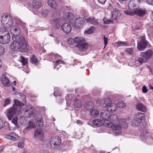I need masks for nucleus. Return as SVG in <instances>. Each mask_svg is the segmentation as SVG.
Returning a JSON list of instances; mask_svg holds the SVG:
<instances>
[{
    "instance_id": "14",
    "label": "nucleus",
    "mask_w": 153,
    "mask_h": 153,
    "mask_svg": "<svg viewBox=\"0 0 153 153\" xmlns=\"http://www.w3.org/2000/svg\"><path fill=\"white\" fill-rule=\"evenodd\" d=\"M145 59H149L151 58L153 55V51L149 49L145 52L142 53Z\"/></svg>"
},
{
    "instance_id": "39",
    "label": "nucleus",
    "mask_w": 153,
    "mask_h": 153,
    "mask_svg": "<svg viewBox=\"0 0 153 153\" xmlns=\"http://www.w3.org/2000/svg\"><path fill=\"white\" fill-rule=\"evenodd\" d=\"M90 113L91 116L93 117H97L99 114L98 111L94 110H92L91 111Z\"/></svg>"
},
{
    "instance_id": "2",
    "label": "nucleus",
    "mask_w": 153,
    "mask_h": 153,
    "mask_svg": "<svg viewBox=\"0 0 153 153\" xmlns=\"http://www.w3.org/2000/svg\"><path fill=\"white\" fill-rule=\"evenodd\" d=\"M13 42L10 45L11 49L16 51L19 50L21 44L25 42V39L23 37L16 36L13 38Z\"/></svg>"
},
{
    "instance_id": "16",
    "label": "nucleus",
    "mask_w": 153,
    "mask_h": 153,
    "mask_svg": "<svg viewBox=\"0 0 153 153\" xmlns=\"http://www.w3.org/2000/svg\"><path fill=\"white\" fill-rule=\"evenodd\" d=\"M134 11V15H136L141 17L143 16L146 13V10H142L140 9H136Z\"/></svg>"
},
{
    "instance_id": "1",
    "label": "nucleus",
    "mask_w": 153,
    "mask_h": 153,
    "mask_svg": "<svg viewBox=\"0 0 153 153\" xmlns=\"http://www.w3.org/2000/svg\"><path fill=\"white\" fill-rule=\"evenodd\" d=\"M36 123L37 126L40 128L36 129L34 133V137L35 138H37L39 140H42L44 137L41 128L43 125V119L42 118H37Z\"/></svg>"
},
{
    "instance_id": "31",
    "label": "nucleus",
    "mask_w": 153,
    "mask_h": 153,
    "mask_svg": "<svg viewBox=\"0 0 153 153\" xmlns=\"http://www.w3.org/2000/svg\"><path fill=\"white\" fill-rule=\"evenodd\" d=\"M74 105L76 107L80 108L82 105V103L79 100L76 99L74 100Z\"/></svg>"
},
{
    "instance_id": "42",
    "label": "nucleus",
    "mask_w": 153,
    "mask_h": 153,
    "mask_svg": "<svg viewBox=\"0 0 153 153\" xmlns=\"http://www.w3.org/2000/svg\"><path fill=\"white\" fill-rule=\"evenodd\" d=\"M12 122L16 126H18V119L17 117L15 116L14 117L12 118Z\"/></svg>"
},
{
    "instance_id": "26",
    "label": "nucleus",
    "mask_w": 153,
    "mask_h": 153,
    "mask_svg": "<svg viewBox=\"0 0 153 153\" xmlns=\"http://www.w3.org/2000/svg\"><path fill=\"white\" fill-rule=\"evenodd\" d=\"M116 108L115 104L111 103L108 106L107 110L109 112H113L116 110Z\"/></svg>"
},
{
    "instance_id": "21",
    "label": "nucleus",
    "mask_w": 153,
    "mask_h": 153,
    "mask_svg": "<svg viewBox=\"0 0 153 153\" xmlns=\"http://www.w3.org/2000/svg\"><path fill=\"white\" fill-rule=\"evenodd\" d=\"M145 119L144 114L141 112H138L136 114L135 117V119L140 122V121H142Z\"/></svg>"
},
{
    "instance_id": "50",
    "label": "nucleus",
    "mask_w": 153,
    "mask_h": 153,
    "mask_svg": "<svg viewBox=\"0 0 153 153\" xmlns=\"http://www.w3.org/2000/svg\"><path fill=\"white\" fill-rule=\"evenodd\" d=\"M127 44L126 42H122L121 41L119 42H118V46H126Z\"/></svg>"
},
{
    "instance_id": "62",
    "label": "nucleus",
    "mask_w": 153,
    "mask_h": 153,
    "mask_svg": "<svg viewBox=\"0 0 153 153\" xmlns=\"http://www.w3.org/2000/svg\"><path fill=\"white\" fill-rule=\"evenodd\" d=\"M76 123L79 125H81L82 124V122L79 120H77L76 121Z\"/></svg>"
},
{
    "instance_id": "25",
    "label": "nucleus",
    "mask_w": 153,
    "mask_h": 153,
    "mask_svg": "<svg viewBox=\"0 0 153 153\" xmlns=\"http://www.w3.org/2000/svg\"><path fill=\"white\" fill-rule=\"evenodd\" d=\"M1 81L3 84L5 86H9L10 81L5 76L1 77Z\"/></svg>"
},
{
    "instance_id": "20",
    "label": "nucleus",
    "mask_w": 153,
    "mask_h": 153,
    "mask_svg": "<svg viewBox=\"0 0 153 153\" xmlns=\"http://www.w3.org/2000/svg\"><path fill=\"white\" fill-rule=\"evenodd\" d=\"M12 33H13L14 37L18 36L20 33V30L19 27L17 26H14L11 30Z\"/></svg>"
},
{
    "instance_id": "28",
    "label": "nucleus",
    "mask_w": 153,
    "mask_h": 153,
    "mask_svg": "<svg viewBox=\"0 0 153 153\" xmlns=\"http://www.w3.org/2000/svg\"><path fill=\"white\" fill-rule=\"evenodd\" d=\"M100 117L104 121L108 120V115H107V113L104 110L102 111L101 112Z\"/></svg>"
},
{
    "instance_id": "54",
    "label": "nucleus",
    "mask_w": 153,
    "mask_h": 153,
    "mask_svg": "<svg viewBox=\"0 0 153 153\" xmlns=\"http://www.w3.org/2000/svg\"><path fill=\"white\" fill-rule=\"evenodd\" d=\"M124 13L126 14L131 16H134V11L131 12L128 11H125Z\"/></svg>"
},
{
    "instance_id": "43",
    "label": "nucleus",
    "mask_w": 153,
    "mask_h": 153,
    "mask_svg": "<svg viewBox=\"0 0 153 153\" xmlns=\"http://www.w3.org/2000/svg\"><path fill=\"white\" fill-rule=\"evenodd\" d=\"M68 43L69 44L73 45H74L75 43V39H74L72 38H69L68 40Z\"/></svg>"
},
{
    "instance_id": "18",
    "label": "nucleus",
    "mask_w": 153,
    "mask_h": 153,
    "mask_svg": "<svg viewBox=\"0 0 153 153\" xmlns=\"http://www.w3.org/2000/svg\"><path fill=\"white\" fill-rule=\"evenodd\" d=\"M136 108L138 110L142 112H145L147 111L146 107L142 103H138L136 105Z\"/></svg>"
},
{
    "instance_id": "56",
    "label": "nucleus",
    "mask_w": 153,
    "mask_h": 153,
    "mask_svg": "<svg viewBox=\"0 0 153 153\" xmlns=\"http://www.w3.org/2000/svg\"><path fill=\"white\" fill-rule=\"evenodd\" d=\"M142 92L144 93H147V91H148V89L146 88V86L145 85H144L142 88Z\"/></svg>"
},
{
    "instance_id": "9",
    "label": "nucleus",
    "mask_w": 153,
    "mask_h": 153,
    "mask_svg": "<svg viewBox=\"0 0 153 153\" xmlns=\"http://www.w3.org/2000/svg\"><path fill=\"white\" fill-rule=\"evenodd\" d=\"M138 0H131L128 4V8L131 10L134 11L139 7Z\"/></svg>"
},
{
    "instance_id": "36",
    "label": "nucleus",
    "mask_w": 153,
    "mask_h": 153,
    "mask_svg": "<svg viewBox=\"0 0 153 153\" xmlns=\"http://www.w3.org/2000/svg\"><path fill=\"white\" fill-rule=\"evenodd\" d=\"M30 62L35 65H37L38 63L37 59L34 55H33L30 58Z\"/></svg>"
},
{
    "instance_id": "13",
    "label": "nucleus",
    "mask_w": 153,
    "mask_h": 153,
    "mask_svg": "<svg viewBox=\"0 0 153 153\" xmlns=\"http://www.w3.org/2000/svg\"><path fill=\"white\" fill-rule=\"evenodd\" d=\"M145 59L143 57V56L142 53L140 55L136 58L135 63H137L138 66L140 65L143 63L145 62Z\"/></svg>"
},
{
    "instance_id": "53",
    "label": "nucleus",
    "mask_w": 153,
    "mask_h": 153,
    "mask_svg": "<svg viewBox=\"0 0 153 153\" xmlns=\"http://www.w3.org/2000/svg\"><path fill=\"white\" fill-rule=\"evenodd\" d=\"M70 13L69 12L65 13L64 14V18L70 19L71 18H70Z\"/></svg>"
},
{
    "instance_id": "29",
    "label": "nucleus",
    "mask_w": 153,
    "mask_h": 153,
    "mask_svg": "<svg viewBox=\"0 0 153 153\" xmlns=\"http://www.w3.org/2000/svg\"><path fill=\"white\" fill-rule=\"evenodd\" d=\"M39 0H33V8L37 9L41 6V3L39 1Z\"/></svg>"
},
{
    "instance_id": "30",
    "label": "nucleus",
    "mask_w": 153,
    "mask_h": 153,
    "mask_svg": "<svg viewBox=\"0 0 153 153\" xmlns=\"http://www.w3.org/2000/svg\"><path fill=\"white\" fill-rule=\"evenodd\" d=\"M48 4L51 7L53 8H56L57 5L55 0H48Z\"/></svg>"
},
{
    "instance_id": "4",
    "label": "nucleus",
    "mask_w": 153,
    "mask_h": 153,
    "mask_svg": "<svg viewBox=\"0 0 153 153\" xmlns=\"http://www.w3.org/2000/svg\"><path fill=\"white\" fill-rule=\"evenodd\" d=\"M1 23L7 28H9L12 26L13 21L11 17L8 14H5L2 16Z\"/></svg>"
},
{
    "instance_id": "59",
    "label": "nucleus",
    "mask_w": 153,
    "mask_h": 153,
    "mask_svg": "<svg viewBox=\"0 0 153 153\" xmlns=\"http://www.w3.org/2000/svg\"><path fill=\"white\" fill-rule=\"evenodd\" d=\"M146 1L149 4L153 5V1L152 0H147Z\"/></svg>"
},
{
    "instance_id": "41",
    "label": "nucleus",
    "mask_w": 153,
    "mask_h": 153,
    "mask_svg": "<svg viewBox=\"0 0 153 153\" xmlns=\"http://www.w3.org/2000/svg\"><path fill=\"white\" fill-rule=\"evenodd\" d=\"M19 61L22 63L23 65H25L27 62V59L23 56H21L20 57Z\"/></svg>"
},
{
    "instance_id": "57",
    "label": "nucleus",
    "mask_w": 153,
    "mask_h": 153,
    "mask_svg": "<svg viewBox=\"0 0 153 153\" xmlns=\"http://www.w3.org/2000/svg\"><path fill=\"white\" fill-rule=\"evenodd\" d=\"M62 24L59 22H58L56 24V27L57 29H59V28H62Z\"/></svg>"
},
{
    "instance_id": "61",
    "label": "nucleus",
    "mask_w": 153,
    "mask_h": 153,
    "mask_svg": "<svg viewBox=\"0 0 153 153\" xmlns=\"http://www.w3.org/2000/svg\"><path fill=\"white\" fill-rule=\"evenodd\" d=\"M98 2L101 4H104L106 2V0H97Z\"/></svg>"
},
{
    "instance_id": "10",
    "label": "nucleus",
    "mask_w": 153,
    "mask_h": 153,
    "mask_svg": "<svg viewBox=\"0 0 153 153\" xmlns=\"http://www.w3.org/2000/svg\"><path fill=\"white\" fill-rule=\"evenodd\" d=\"M85 21L81 17L76 18L75 21V25L77 28H82L85 25Z\"/></svg>"
},
{
    "instance_id": "7",
    "label": "nucleus",
    "mask_w": 153,
    "mask_h": 153,
    "mask_svg": "<svg viewBox=\"0 0 153 153\" xmlns=\"http://www.w3.org/2000/svg\"><path fill=\"white\" fill-rule=\"evenodd\" d=\"M106 126L108 127L111 128L113 130V133L115 135L120 133V130L122 128V127L118 125H115L111 122L107 123H106Z\"/></svg>"
},
{
    "instance_id": "27",
    "label": "nucleus",
    "mask_w": 153,
    "mask_h": 153,
    "mask_svg": "<svg viewBox=\"0 0 153 153\" xmlns=\"http://www.w3.org/2000/svg\"><path fill=\"white\" fill-rule=\"evenodd\" d=\"M86 22L88 23L94 25H97L98 22L94 17H88L86 19Z\"/></svg>"
},
{
    "instance_id": "37",
    "label": "nucleus",
    "mask_w": 153,
    "mask_h": 153,
    "mask_svg": "<svg viewBox=\"0 0 153 153\" xmlns=\"http://www.w3.org/2000/svg\"><path fill=\"white\" fill-rule=\"evenodd\" d=\"M92 123L95 126L99 127L101 125V120L99 119L94 120L93 121Z\"/></svg>"
},
{
    "instance_id": "32",
    "label": "nucleus",
    "mask_w": 153,
    "mask_h": 153,
    "mask_svg": "<svg viewBox=\"0 0 153 153\" xmlns=\"http://www.w3.org/2000/svg\"><path fill=\"white\" fill-rule=\"evenodd\" d=\"M85 108L87 110H90L93 108V103L90 102H87L84 105Z\"/></svg>"
},
{
    "instance_id": "55",
    "label": "nucleus",
    "mask_w": 153,
    "mask_h": 153,
    "mask_svg": "<svg viewBox=\"0 0 153 153\" xmlns=\"http://www.w3.org/2000/svg\"><path fill=\"white\" fill-rule=\"evenodd\" d=\"M133 49L132 48H128L125 50V51L128 53L129 54H131Z\"/></svg>"
},
{
    "instance_id": "5",
    "label": "nucleus",
    "mask_w": 153,
    "mask_h": 153,
    "mask_svg": "<svg viewBox=\"0 0 153 153\" xmlns=\"http://www.w3.org/2000/svg\"><path fill=\"white\" fill-rule=\"evenodd\" d=\"M18 109L11 108L7 109L5 112L7 117L9 120H12L13 117L16 114L19 113Z\"/></svg>"
},
{
    "instance_id": "51",
    "label": "nucleus",
    "mask_w": 153,
    "mask_h": 153,
    "mask_svg": "<svg viewBox=\"0 0 153 153\" xmlns=\"http://www.w3.org/2000/svg\"><path fill=\"white\" fill-rule=\"evenodd\" d=\"M61 63L63 64H65V62L63 60L60 59L57 60L55 62L56 65H58Z\"/></svg>"
},
{
    "instance_id": "52",
    "label": "nucleus",
    "mask_w": 153,
    "mask_h": 153,
    "mask_svg": "<svg viewBox=\"0 0 153 153\" xmlns=\"http://www.w3.org/2000/svg\"><path fill=\"white\" fill-rule=\"evenodd\" d=\"M103 39L104 40L105 45L104 48H105L106 47L107 45V44L108 39L106 37L105 35H103Z\"/></svg>"
},
{
    "instance_id": "63",
    "label": "nucleus",
    "mask_w": 153,
    "mask_h": 153,
    "mask_svg": "<svg viewBox=\"0 0 153 153\" xmlns=\"http://www.w3.org/2000/svg\"><path fill=\"white\" fill-rule=\"evenodd\" d=\"M3 126V123L2 120L0 119V129H1Z\"/></svg>"
},
{
    "instance_id": "47",
    "label": "nucleus",
    "mask_w": 153,
    "mask_h": 153,
    "mask_svg": "<svg viewBox=\"0 0 153 153\" xmlns=\"http://www.w3.org/2000/svg\"><path fill=\"white\" fill-rule=\"evenodd\" d=\"M34 123L32 122H30L28 126L27 127V129H30L33 128L34 127Z\"/></svg>"
},
{
    "instance_id": "8",
    "label": "nucleus",
    "mask_w": 153,
    "mask_h": 153,
    "mask_svg": "<svg viewBox=\"0 0 153 153\" xmlns=\"http://www.w3.org/2000/svg\"><path fill=\"white\" fill-rule=\"evenodd\" d=\"M61 142V139L60 137L54 136L51 139L50 144L52 148H55L56 147L58 146Z\"/></svg>"
},
{
    "instance_id": "49",
    "label": "nucleus",
    "mask_w": 153,
    "mask_h": 153,
    "mask_svg": "<svg viewBox=\"0 0 153 153\" xmlns=\"http://www.w3.org/2000/svg\"><path fill=\"white\" fill-rule=\"evenodd\" d=\"M104 100L105 102V103L107 104L108 106L110 105V103L111 102V100L108 98H105L103 99Z\"/></svg>"
},
{
    "instance_id": "6",
    "label": "nucleus",
    "mask_w": 153,
    "mask_h": 153,
    "mask_svg": "<svg viewBox=\"0 0 153 153\" xmlns=\"http://www.w3.org/2000/svg\"><path fill=\"white\" fill-rule=\"evenodd\" d=\"M149 44V42L146 40L145 37H143L138 42L137 48L139 51H143Z\"/></svg>"
},
{
    "instance_id": "46",
    "label": "nucleus",
    "mask_w": 153,
    "mask_h": 153,
    "mask_svg": "<svg viewBox=\"0 0 153 153\" xmlns=\"http://www.w3.org/2000/svg\"><path fill=\"white\" fill-rule=\"evenodd\" d=\"M113 21L112 20L105 19L104 20V23L105 24H113Z\"/></svg>"
},
{
    "instance_id": "35",
    "label": "nucleus",
    "mask_w": 153,
    "mask_h": 153,
    "mask_svg": "<svg viewBox=\"0 0 153 153\" xmlns=\"http://www.w3.org/2000/svg\"><path fill=\"white\" fill-rule=\"evenodd\" d=\"M118 117L117 116L115 115H110V116H108V120L109 121V122L108 123L110 122V121L112 122L115 121L117 120Z\"/></svg>"
},
{
    "instance_id": "34",
    "label": "nucleus",
    "mask_w": 153,
    "mask_h": 153,
    "mask_svg": "<svg viewBox=\"0 0 153 153\" xmlns=\"http://www.w3.org/2000/svg\"><path fill=\"white\" fill-rule=\"evenodd\" d=\"M74 98V95L71 94H68L67 96L66 99L67 101L66 104L67 106H70V105L69 104L68 101H72Z\"/></svg>"
},
{
    "instance_id": "17",
    "label": "nucleus",
    "mask_w": 153,
    "mask_h": 153,
    "mask_svg": "<svg viewBox=\"0 0 153 153\" xmlns=\"http://www.w3.org/2000/svg\"><path fill=\"white\" fill-rule=\"evenodd\" d=\"M16 24L19 26L24 29L25 31H27L26 28V24L22 22L19 18H17L16 19Z\"/></svg>"
},
{
    "instance_id": "23",
    "label": "nucleus",
    "mask_w": 153,
    "mask_h": 153,
    "mask_svg": "<svg viewBox=\"0 0 153 153\" xmlns=\"http://www.w3.org/2000/svg\"><path fill=\"white\" fill-rule=\"evenodd\" d=\"M17 137V135L13 132L10 133L9 135H6L5 137L6 138L14 141L16 140V137Z\"/></svg>"
},
{
    "instance_id": "3",
    "label": "nucleus",
    "mask_w": 153,
    "mask_h": 153,
    "mask_svg": "<svg viewBox=\"0 0 153 153\" xmlns=\"http://www.w3.org/2000/svg\"><path fill=\"white\" fill-rule=\"evenodd\" d=\"M10 39V33L4 28L0 30V43L6 44L9 42Z\"/></svg>"
},
{
    "instance_id": "19",
    "label": "nucleus",
    "mask_w": 153,
    "mask_h": 153,
    "mask_svg": "<svg viewBox=\"0 0 153 153\" xmlns=\"http://www.w3.org/2000/svg\"><path fill=\"white\" fill-rule=\"evenodd\" d=\"M121 15L119 10H114L112 13V18L113 20L117 21Z\"/></svg>"
},
{
    "instance_id": "58",
    "label": "nucleus",
    "mask_w": 153,
    "mask_h": 153,
    "mask_svg": "<svg viewBox=\"0 0 153 153\" xmlns=\"http://www.w3.org/2000/svg\"><path fill=\"white\" fill-rule=\"evenodd\" d=\"M93 32V30L91 29H89L88 30L85 31L86 33L88 34H90L92 33Z\"/></svg>"
},
{
    "instance_id": "38",
    "label": "nucleus",
    "mask_w": 153,
    "mask_h": 153,
    "mask_svg": "<svg viewBox=\"0 0 153 153\" xmlns=\"http://www.w3.org/2000/svg\"><path fill=\"white\" fill-rule=\"evenodd\" d=\"M76 43H79L83 42L85 39L83 37H76L74 38Z\"/></svg>"
},
{
    "instance_id": "15",
    "label": "nucleus",
    "mask_w": 153,
    "mask_h": 153,
    "mask_svg": "<svg viewBox=\"0 0 153 153\" xmlns=\"http://www.w3.org/2000/svg\"><path fill=\"white\" fill-rule=\"evenodd\" d=\"M23 110L25 113H27L28 114V116L30 117L33 115V106L31 105H28L25 107Z\"/></svg>"
},
{
    "instance_id": "48",
    "label": "nucleus",
    "mask_w": 153,
    "mask_h": 153,
    "mask_svg": "<svg viewBox=\"0 0 153 153\" xmlns=\"http://www.w3.org/2000/svg\"><path fill=\"white\" fill-rule=\"evenodd\" d=\"M11 102V100L10 99H6L4 102V104L3 106L4 107H5L7 105L10 104V102Z\"/></svg>"
},
{
    "instance_id": "12",
    "label": "nucleus",
    "mask_w": 153,
    "mask_h": 153,
    "mask_svg": "<svg viewBox=\"0 0 153 153\" xmlns=\"http://www.w3.org/2000/svg\"><path fill=\"white\" fill-rule=\"evenodd\" d=\"M20 45L19 51L22 52H27L28 51V45L25 39V42L22 43Z\"/></svg>"
},
{
    "instance_id": "44",
    "label": "nucleus",
    "mask_w": 153,
    "mask_h": 153,
    "mask_svg": "<svg viewBox=\"0 0 153 153\" xmlns=\"http://www.w3.org/2000/svg\"><path fill=\"white\" fill-rule=\"evenodd\" d=\"M125 103L123 102H119L117 103V106L120 108H122L125 106Z\"/></svg>"
},
{
    "instance_id": "45",
    "label": "nucleus",
    "mask_w": 153,
    "mask_h": 153,
    "mask_svg": "<svg viewBox=\"0 0 153 153\" xmlns=\"http://www.w3.org/2000/svg\"><path fill=\"white\" fill-rule=\"evenodd\" d=\"M104 100L103 99L101 100H100V105L103 107H108V105L107 104L105 103V102L104 101Z\"/></svg>"
},
{
    "instance_id": "64",
    "label": "nucleus",
    "mask_w": 153,
    "mask_h": 153,
    "mask_svg": "<svg viewBox=\"0 0 153 153\" xmlns=\"http://www.w3.org/2000/svg\"><path fill=\"white\" fill-rule=\"evenodd\" d=\"M13 84L14 85H16L17 84V82L16 81H14L13 82Z\"/></svg>"
},
{
    "instance_id": "22",
    "label": "nucleus",
    "mask_w": 153,
    "mask_h": 153,
    "mask_svg": "<svg viewBox=\"0 0 153 153\" xmlns=\"http://www.w3.org/2000/svg\"><path fill=\"white\" fill-rule=\"evenodd\" d=\"M14 104L12 107L14 108L18 109V111H19L20 109V107L23 105V104L17 100H15L14 101Z\"/></svg>"
},
{
    "instance_id": "24",
    "label": "nucleus",
    "mask_w": 153,
    "mask_h": 153,
    "mask_svg": "<svg viewBox=\"0 0 153 153\" xmlns=\"http://www.w3.org/2000/svg\"><path fill=\"white\" fill-rule=\"evenodd\" d=\"M79 50L81 52H83L86 51L88 48V44L83 43L80 44L78 45Z\"/></svg>"
},
{
    "instance_id": "33",
    "label": "nucleus",
    "mask_w": 153,
    "mask_h": 153,
    "mask_svg": "<svg viewBox=\"0 0 153 153\" xmlns=\"http://www.w3.org/2000/svg\"><path fill=\"white\" fill-rule=\"evenodd\" d=\"M119 123L123 128H126L128 125L126 120L125 119H121L119 120Z\"/></svg>"
},
{
    "instance_id": "11",
    "label": "nucleus",
    "mask_w": 153,
    "mask_h": 153,
    "mask_svg": "<svg viewBox=\"0 0 153 153\" xmlns=\"http://www.w3.org/2000/svg\"><path fill=\"white\" fill-rule=\"evenodd\" d=\"M63 31L66 33H69L71 30V25L68 23L63 24L62 26Z\"/></svg>"
},
{
    "instance_id": "40",
    "label": "nucleus",
    "mask_w": 153,
    "mask_h": 153,
    "mask_svg": "<svg viewBox=\"0 0 153 153\" xmlns=\"http://www.w3.org/2000/svg\"><path fill=\"white\" fill-rule=\"evenodd\" d=\"M49 57L50 60H53L57 57H61V56L58 54L55 55L51 53L49 55Z\"/></svg>"
},
{
    "instance_id": "60",
    "label": "nucleus",
    "mask_w": 153,
    "mask_h": 153,
    "mask_svg": "<svg viewBox=\"0 0 153 153\" xmlns=\"http://www.w3.org/2000/svg\"><path fill=\"white\" fill-rule=\"evenodd\" d=\"M24 146V144L22 143H19L18 144V147L19 148H22Z\"/></svg>"
}]
</instances>
